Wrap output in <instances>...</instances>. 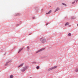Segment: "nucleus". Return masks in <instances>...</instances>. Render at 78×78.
<instances>
[{
  "instance_id": "obj_1",
  "label": "nucleus",
  "mask_w": 78,
  "mask_h": 78,
  "mask_svg": "<svg viewBox=\"0 0 78 78\" xmlns=\"http://www.w3.org/2000/svg\"><path fill=\"white\" fill-rule=\"evenodd\" d=\"M57 66H56L50 68L48 69V71H50V70H53V69H56V68H57Z\"/></svg>"
},
{
  "instance_id": "obj_2",
  "label": "nucleus",
  "mask_w": 78,
  "mask_h": 78,
  "mask_svg": "<svg viewBox=\"0 0 78 78\" xmlns=\"http://www.w3.org/2000/svg\"><path fill=\"white\" fill-rule=\"evenodd\" d=\"M41 41L43 43H44L46 41V40L45 39V38H42L40 39Z\"/></svg>"
},
{
  "instance_id": "obj_3",
  "label": "nucleus",
  "mask_w": 78,
  "mask_h": 78,
  "mask_svg": "<svg viewBox=\"0 0 78 78\" xmlns=\"http://www.w3.org/2000/svg\"><path fill=\"white\" fill-rule=\"evenodd\" d=\"M44 49H45V48L41 49L38 51H37L36 52V53H39V52L41 51H42V50H44Z\"/></svg>"
},
{
  "instance_id": "obj_4",
  "label": "nucleus",
  "mask_w": 78,
  "mask_h": 78,
  "mask_svg": "<svg viewBox=\"0 0 78 78\" xmlns=\"http://www.w3.org/2000/svg\"><path fill=\"white\" fill-rule=\"evenodd\" d=\"M44 49H45V48L41 49L38 51H37L36 52V53H39V52L41 51H42V50H44Z\"/></svg>"
},
{
  "instance_id": "obj_5",
  "label": "nucleus",
  "mask_w": 78,
  "mask_h": 78,
  "mask_svg": "<svg viewBox=\"0 0 78 78\" xmlns=\"http://www.w3.org/2000/svg\"><path fill=\"white\" fill-rule=\"evenodd\" d=\"M28 67H25L24 68V69H23L22 71V72H24V71H25V70H27V69H28Z\"/></svg>"
},
{
  "instance_id": "obj_6",
  "label": "nucleus",
  "mask_w": 78,
  "mask_h": 78,
  "mask_svg": "<svg viewBox=\"0 0 78 78\" xmlns=\"http://www.w3.org/2000/svg\"><path fill=\"white\" fill-rule=\"evenodd\" d=\"M23 66V63H22L21 65H20L19 66H18V68H19V67H22Z\"/></svg>"
},
{
  "instance_id": "obj_7",
  "label": "nucleus",
  "mask_w": 78,
  "mask_h": 78,
  "mask_svg": "<svg viewBox=\"0 0 78 78\" xmlns=\"http://www.w3.org/2000/svg\"><path fill=\"white\" fill-rule=\"evenodd\" d=\"M51 12V11H50L49 12H48V13H46V15H47L48 14H50V13Z\"/></svg>"
},
{
  "instance_id": "obj_8",
  "label": "nucleus",
  "mask_w": 78,
  "mask_h": 78,
  "mask_svg": "<svg viewBox=\"0 0 78 78\" xmlns=\"http://www.w3.org/2000/svg\"><path fill=\"white\" fill-rule=\"evenodd\" d=\"M59 10V8H57L56 10H55V12H56V11H58Z\"/></svg>"
},
{
  "instance_id": "obj_9",
  "label": "nucleus",
  "mask_w": 78,
  "mask_h": 78,
  "mask_svg": "<svg viewBox=\"0 0 78 78\" xmlns=\"http://www.w3.org/2000/svg\"><path fill=\"white\" fill-rule=\"evenodd\" d=\"M23 50V48H22L21 49H20V50H19L18 52V53H20V51H21Z\"/></svg>"
},
{
  "instance_id": "obj_10",
  "label": "nucleus",
  "mask_w": 78,
  "mask_h": 78,
  "mask_svg": "<svg viewBox=\"0 0 78 78\" xmlns=\"http://www.w3.org/2000/svg\"><path fill=\"white\" fill-rule=\"evenodd\" d=\"M69 24V23H66L65 25V26H67V25H68Z\"/></svg>"
},
{
  "instance_id": "obj_11",
  "label": "nucleus",
  "mask_w": 78,
  "mask_h": 78,
  "mask_svg": "<svg viewBox=\"0 0 78 78\" xmlns=\"http://www.w3.org/2000/svg\"><path fill=\"white\" fill-rule=\"evenodd\" d=\"M62 5H64L65 6H66V4H64V3H62Z\"/></svg>"
},
{
  "instance_id": "obj_12",
  "label": "nucleus",
  "mask_w": 78,
  "mask_h": 78,
  "mask_svg": "<svg viewBox=\"0 0 78 78\" xmlns=\"http://www.w3.org/2000/svg\"><path fill=\"white\" fill-rule=\"evenodd\" d=\"M10 78H13V75H12L10 76Z\"/></svg>"
},
{
  "instance_id": "obj_13",
  "label": "nucleus",
  "mask_w": 78,
  "mask_h": 78,
  "mask_svg": "<svg viewBox=\"0 0 78 78\" xmlns=\"http://www.w3.org/2000/svg\"><path fill=\"white\" fill-rule=\"evenodd\" d=\"M75 71L76 72H78V69H76L75 70Z\"/></svg>"
},
{
  "instance_id": "obj_14",
  "label": "nucleus",
  "mask_w": 78,
  "mask_h": 78,
  "mask_svg": "<svg viewBox=\"0 0 78 78\" xmlns=\"http://www.w3.org/2000/svg\"><path fill=\"white\" fill-rule=\"evenodd\" d=\"M37 69H39V66H37Z\"/></svg>"
},
{
  "instance_id": "obj_15",
  "label": "nucleus",
  "mask_w": 78,
  "mask_h": 78,
  "mask_svg": "<svg viewBox=\"0 0 78 78\" xmlns=\"http://www.w3.org/2000/svg\"><path fill=\"white\" fill-rule=\"evenodd\" d=\"M68 36H71V34L69 33L68 34Z\"/></svg>"
},
{
  "instance_id": "obj_16",
  "label": "nucleus",
  "mask_w": 78,
  "mask_h": 78,
  "mask_svg": "<svg viewBox=\"0 0 78 78\" xmlns=\"http://www.w3.org/2000/svg\"><path fill=\"white\" fill-rule=\"evenodd\" d=\"M27 50H29L30 49V47L29 46H28L27 47Z\"/></svg>"
},
{
  "instance_id": "obj_17",
  "label": "nucleus",
  "mask_w": 78,
  "mask_h": 78,
  "mask_svg": "<svg viewBox=\"0 0 78 78\" xmlns=\"http://www.w3.org/2000/svg\"><path fill=\"white\" fill-rule=\"evenodd\" d=\"M75 3V1H74L73 2H72V4H74V3Z\"/></svg>"
},
{
  "instance_id": "obj_18",
  "label": "nucleus",
  "mask_w": 78,
  "mask_h": 78,
  "mask_svg": "<svg viewBox=\"0 0 78 78\" xmlns=\"http://www.w3.org/2000/svg\"><path fill=\"white\" fill-rule=\"evenodd\" d=\"M36 63L35 62H33V64H36Z\"/></svg>"
},
{
  "instance_id": "obj_19",
  "label": "nucleus",
  "mask_w": 78,
  "mask_h": 78,
  "mask_svg": "<svg viewBox=\"0 0 78 78\" xmlns=\"http://www.w3.org/2000/svg\"><path fill=\"white\" fill-rule=\"evenodd\" d=\"M19 13H17L16 15V16H19Z\"/></svg>"
},
{
  "instance_id": "obj_20",
  "label": "nucleus",
  "mask_w": 78,
  "mask_h": 78,
  "mask_svg": "<svg viewBox=\"0 0 78 78\" xmlns=\"http://www.w3.org/2000/svg\"><path fill=\"white\" fill-rule=\"evenodd\" d=\"M48 23H47L46 24V25H48Z\"/></svg>"
},
{
  "instance_id": "obj_21",
  "label": "nucleus",
  "mask_w": 78,
  "mask_h": 78,
  "mask_svg": "<svg viewBox=\"0 0 78 78\" xmlns=\"http://www.w3.org/2000/svg\"><path fill=\"white\" fill-rule=\"evenodd\" d=\"M7 65H8V64H7L5 65V66H7Z\"/></svg>"
},
{
  "instance_id": "obj_22",
  "label": "nucleus",
  "mask_w": 78,
  "mask_h": 78,
  "mask_svg": "<svg viewBox=\"0 0 78 78\" xmlns=\"http://www.w3.org/2000/svg\"><path fill=\"white\" fill-rule=\"evenodd\" d=\"M33 19H34V17H33Z\"/></svg>"
},
{
  "instance_id": "obj_23",
  "label": "nucleus",
  "mask_w": 78,
  "mask_h": 78,
  "mask_svg": "<svg viewBox=\"0 0 78 78\" xmlns=\"http://www.w3.org/2000/svg\"><path fill=\"white\" fill-rule=\"evenodd\" d=\"M69 27H70V26H69Z\"/></svg>"
}]
</instances>
